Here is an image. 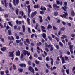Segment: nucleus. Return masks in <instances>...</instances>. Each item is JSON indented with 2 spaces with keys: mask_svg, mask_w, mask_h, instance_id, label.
<instances>
[{
  "mask_svg": "<svg viewBox=\"0 0 75 75\" xmlns=\"http://www.w3.org/2000/svg\"><path fill=\"white\" fill-rule=\"evenodd\" d=\"M16 4L17 5L18 3H19V0H16Z\"/></svg>",
  "mask_w": 75,
  "mask_h": 75,
  "instance_id": "40",
  "label": "nucleus"
},
{
  "mask_svg": "<svg viewBox=\"0 0 75 75\" xmlns=\"http://www.w3.org/2000/svg\"><path fill=\"white\" fill-rule=\"evenodd\" d=\"M35 61L36 62V64L37 65H38V64H40V62L39 61H37V60H35Z\"/></svg>",
  "mask_w": 75,
  "mask_h": 75,
  "instance_id": "29",
  "label": "nucleus"
},
{
  "mask_svg": "<svg viewBox=\"0 0 75 75\" xmlns=\"http://www.w3.org/2000/svg\"><path fill=\"white\" fill-rule=\"evenodd\" d=\"M53 29L54 30H57V28H56V27L53 26Z\"/></svg>",
  "mask_w": 75,
  "mask_h": 75,
  "instance_id": "43",
  "label": "nucleus"
},
{
  "mask_svg": "<svg viewBox=\"0 0 75 75\" xmlns=\"http://www.w3.org/2000/svg\"><path fill=\"white\" fill-rule=\"evenodd\" d=\"M19 66L22 68H23L24 66V67H26V65L25 64H19Z\"/></svg>",
  "mask_w": 75,
  "mask_h": 75,
  "instance_id": "9",
  "label": "nucleus"
},
{
  "mask_svg": "<svg viewBox=\"0 0 75 75\" xmlns=\"http://www.w3.org/2000/svg\"><path fill=\"white\" fill-rule=\"evenodd\" d=\"M16 23L17 24H21L22 23L21 21H19L18 20L16 21Z\"/></svg>",
  "mask_w": 75,
  "mask_h": 75,
  "instance_id": "13",
  "label": "nucleus"
},
{
  "mask_svg": "<svg viewBox=\"0 0 75 75\" xmlns=\"http://www.w3.org/2000/svg\"><path fill=\"white\" fill-rule=\"evenodd\" d=\"M28 31L30 33H31V29L30 28H28Z\"/></svg>",
  "mask_w": 75,
  "mask_h": 75,
  "instance_id": "48",
  "label": "nucleus"
},
{
  "mask_svg": "<svg viewBox=\"0 0 75 75\" xmlns=\"http://www.w3.org/2000/svg\"><path fill=\"white\" fill-rule=\"evenodd\" d=\"M33 70V68H32V67L31 66H30L29 68V71H32Z\"/></svg>",
  "mask_w": 75,
  "mask_h": 75,
  "instance_id": "24",
  "label": "nucleus"
},
{
  "mask_svg": "<svg viewBox=\"0 0 75 75\" xmlns=\"http://www.w3.org/2000/svg\"><path fill=\"white\" fill-rule=\"evenodd\" d=\"M65 30V28L63 27L60 29L61 31H64Z\"/></svg>",
  "mask_w": 75,
  "mask_h": 75,
  "instance_id": "33",
  "label": "nucleus"
},
{
  "mask_svg": "<svg viewBox=\"0 0 75 75\" xmlns=\"http://www.w3.org/2000/svg\"><path fill=\"white\" fill-rule=\"evenodd\" d=\"M62 64H64L65 63V59L63 57H62Z\"/></svg>",
  "mask_w": 75,
  "mask_h": 75,
  "instance_id": "17",
  "label": "nucleus"
},
{
  "mask_svg": "<svg viewBox=\"0 0 75 75\" xmlns=\"http://www.w3.org/2000/svg\"><path fill=\"white\" fill-rule=\"evenodd\" d=\"M4 17H5V18H7L8 17V15L7 14H5L4 15Z\"/></svg>",
  "mask_w": 75,
  "mask_h": 75,
  "instance_id": "37",
  "label": "nucleus"
},
{
  "mask_svg": "<svg viewBox=\"0 0 75 75\" xmlns=\"http://www.w3.org/2000/svg\"><path fill=\"white\" fill-rule=\"evenodd\" d=\"M48 38L49 40H50V41H51L52 40V38L50 36H48Z\"/></svg>",
  "mask_w": 75,
  "mask_h": 75,
  "instance_id": "44",
  "label": "nucleus"
},
{
  "mask_svg": "<svg viewBox=\"0 0 75 75\" xmlns=\"http://www.w3.org/2000/svg\"><path fill=\"white\" fill-rule=\"evenodd\" d=\"M39 18L40 19V22L42 23V17H41V16H40L39 17Z\"/></svg>",
  "mask_w": 75,
  "mask_h": 75,
  "instance_id": "23",
  "label": "nucleus"
},
{
  "mask_svg": "<svg viewBox=\"0 0 75 75\" xmlns=\"http://www.w3.org/2000/svg\"><path fill=\"white\" fill-rule=\"evenodd\" d=\"M35 18H33L32 19V21H33V24H35Z\"/></svg>",
  "mask_w": 75,
  "mask_h": 75,
  "instance_id": "32",
  "label": "nucleus"
},
{
  "mask_svg": "<svg viewBox=\"0 0 75 75\" xmlns=\"http://www.w3.org/2000/svg\"><path fill=\"white\" fill-rule=\"evenodd\" d=\"M67 55H69L71 54V53H70V52L68 51L67 52Z\"/></svg>",
  "mask_w": 75,
  "mask_h": 75,
  "instance_id": "59",
  "label": "nucleus"
},
{
  "mask_svg": "<svg viewBox=\"0 0 75 75\" xmlns=\"http://www.w3.org/2000/svg\"><path fill=\"white\" fill-rule=\"evenodd\" d=\"M41 10L43 11V10H46V8L42 6L40 8Z\"/></svg>",
  "mask_w": 75,
  "mask_h": 75,
  "instance_id": "16",
  "label": "nucleus"
},
{
  "mask_svg": "<svg viewBox=\"0 0 75 75\" xmlns=\"http://www.w3.org/2000/svg\"><path fill=\"white\" fill-rule=\"evenodd\" d=\"M36 14H37V11H35L34 12L32 13L31 17L33 18L34 16H35Z\"/></svg>",
  "mask_w": 75,
  "mask_h": 75,
  "instance_id": "5",
  "label": "nucleus"
},
{
  "mask_svg": "<svg viewBox=\"0 0 75 75\" xmlns=\"http://www.w3.org/2000/svg\"><path fill=\"white\" fill-rule=\"evenodd\" d=\"M69 47L70 48V51L71 54L73 53V50H72V48H73V45H71L69 46Z\"/></svg>",
  "mask_w": 75,
  "mask_h": 75,
  "instance_id": "3",
  "label": "nucleus"
},
{
  "mask_svg": "<svg viewBox=\"0 0 75 75\" xmlns=\"http://www.w3.org/2000/svg\"><path fill=\"white\" fill-rule=\"evenodd\" d=\"M38 23H37L36 24V27H35V28L36 29V30H37L38 28Z\"/></svg>",
  "mask_w": 75,
  "mask_h": 75,
  "instance_id": "38",
  "label": "nucleus"
},
{
  "mask_svg": "<svg viewBox=\"0 0 75 75\" xmlns=\"http://www.w3.org/2000/svg\"><path fill=\"white\" fill-rule=\"evenodd\" d=\"M16 56H20V52L19 50H18L16 52Z\"/></svg>",
  "mask_w": 75,
  "mask_h": 75,
  "instance_id": "10",
  "label": "nucleus"
},
{
  "mask_svg": "<svg viewBox=\"0 0 75 75\" xmlns=\"http://www.w3.org/2000/svg\"><path fill=\"white\" fill-rule=\"evenodd\" d=\"M62 37H63L64 38H67V36L64 35H62Z\"/></svg>",
  "mask_w": 75,
  "mask_h": 75,
  "instance_id": "61",
  "label": "nucleus"
},
{
  "mask_svg": "<svg viewBox=\"0 0 75 75\" xmlns=\"http://www.w3.org/2000/svg\"><path fill=\"white\" fill-rule=\"evenodd\" d=\"M9 53L10 54V55H9V57H14V54H14V52H9Z\"/></svg>",
  "mask_w": 75,
  "mask_h": 75,
  "instance_id": "2",
  "label": "nucleus"
},
{
  "mask_svg": "<svg viewBox=\"0 0 75 75\" xmlns=\"http://www.w3.org/2000/svg\"><path fill=\"white\" fill-rule=\"evenodd\" d=\"M64 14H63V17L64 18H65V17H66V16H68V13L67 12H64Z\"/></svg>",
  "mask_w": 75,
  "mask_h": 75,
  "instance_id": "18",
  "label": "nucleus"
},
{
  "mask_svg": "<svg viewBox=\"0 0 75 75\" xmlns=\"http://www.w3.org/2000/svg\"><path fill=\"white\" fill-rule=\"evenodd\" d=\"M0 27H1V28H4V27L3 26V25H2V24H1V23H0Z\"/></svg>",
  "mask_w": 75,
  "mask_h": 75,
  "instance_id": "58",
  "label": "nucleus"
},
{
  "mask_svg": "<svg viewBox=\"0 0 75 75\" xmlns=\"http://www.w3.org/2000/svg\"><path fill=\"white\" fill-rule=\"evenodd\" d=\"M0 39L1 40V41H2L3 42L4 41V40L3 38L2 37H0Z\"/></svg>",
  "mask_w": 75,
  "mask_h": 75,
  "instance_id": "34",
  "label": "nucleus"
},
{
  "mask_svg": "<svg viewBox=\"0 0 75 75\" xmlns=\"http://www.w3.org/2000/svg\"><path fill=\"white\" fill-rule=\"evenodd\" d=\"M38 7L39 6H38V5H35L34 6V7L35 8H38Z\"/></svg>",
  "mask_w": 75,
  "mask_h": 75,
  "instance_id": "27",
  "label": "nucleus"
},
{
  "mask_svg": "<svg viewBox=\"0 0 75 75\" xmlns=\"http://www.w3.org/2000/svg\"><path fill=\"white\" fill-rule=\"evenodd\" d=\"M52 28V26L50 24H49L48 25L47 28Z\"/></svg>",
  "mask_w": 75,
  "mask_h": 75,
  "instance_id": "28",
  "label": "nucleus"
},
{
  "mask_svg": "<svg viewBox=\"0 0 75 75\" xmlns=\"http://www.w3.org/2000/svg\"><path fill=\"white\" fill-rule=\"evenodd\" d=\"M16 43H20L21 42V40H16Z\"/></svg>",
  "mask_w": 75,
  "mask_h": 75,
  "instance_id": "30",
  "label": "nucleus"
},
{
  "mask_svg": "<svg viewBox=\"0 0 75 75\" xmlns=\"http://www.w3.org/2000/svg\"><path fill=\"white\" fill-rule=\"evenodd\" d=\"M58 14V12L56 11L54 12V15L55 16H57Z\"/></svg>",
  "mask_w": 75,
  "mask_h": 75,
  "instance_id": "31",
  "label": "nucleus"
},
{
  "mask_svg": "<svg viewBox=\"0 0 75 75\" xmlns=\"http://www.w3.org/2000/svg\"><path fill=\"white\" fill-rule=\"evenodd\" d=\"M20 58V59L21 61H23V58H24V55H23V54H22L21 56L19 57Z\"/></svg>",
  "mask_w": 75,
  "mask_h": 75,
  "instance_id": "6",
  "label": "nucleus"
},
{
  "mask_svg": "<svg viewBox=\"0 0 75 75\" xmlns=\"http://www.w3.org/2000/svg\"><path fill=\"white\" fill-rule=\"evenodd\" d=\"M9 72V71H8V70H6L5 71V73L6 74H8Z\"/></svg>",
  "mask_w": 75,
  "mask_h": 75,
  "instance_id": "60",
  "label": "nucleus"
},
{
  "mask_svg": "<svg viewBox=\"0 0 75 75\" xmlns=\"http://www.w3.org/2000/svg\"><path fill=\"white\" fill-rule=\"evenodd\" d=\"M51 47H52V45H51V44H49L48 45V47L49 48H51Z\"/></svg>",
  "mask_w": 75,
  "mask_h": 75,
  "instance_id": "45",
  "label": "nucleus"
},
{
  "mask_svg": "<svg viewBox=\"0 0 75 75\" xmlns=\"http://www.w3.org/2000/svg\"><path fill=\"white\" fill-rule=\"evenodd\" d=\"M50 60H51V64L52 65V66L53 65V61H54V60L51 57H50Z\"/></svg>",
  "mask_w": 75,
  "mask_h": 75,
  "instance_id": "15",
  "label": "nucleus"
},
{
  "mask_svg": "<svg viewBox=\"0 0 75 75\" xmlns=\"http://www.w3.org/2000/svg\"><path fill=\"white\" fill-rule=\"evenodd\" d=\"M71 14L72 16H73V17L75 16V12H74V11L73 10L71 11Z\"/></svg>",
  "mask_w": 75,
  "mask_h": 75,
  "instance_id": "11",
  "label": "nucleus"
},
{
  "mask_svg": "<svg viewBox=\"0 0 75 75\" xmlns=\"http://www.w3.org/2000/svg\"><path fill=\"white\" fill-rule=\"evenodd\" d=\"M59 44L61 47H63V44H62V43L60 42H59Z\"/></svg>",
  "mask_w": 75,
  "mask_h": 75,
  "instance_id": "41",
  "label": "nucleus"
},
{
  "mask_svg": "<svg viewBox=\"0 0 75 75\" xmlns=\"http://www.w3.org/2000/svg\"><path fill=\"white\" fill-rule=\"evenodd\" d=\"M1 50L2 51H5V50H6V47H3V48H1Z\"/></svg>",
  "mask_w": 75,
  "mask_h": 75,
  "instance_id": "14",
  "label": "nucleus"
},
{
  "mask_svg": "<svg viewBox=\"0 0 75 75\" xmlns=\"http://www.w3.org/2000/svg\"><path fill=\"white\" fill-rule=\"evenodd\" d=\"M8 34L9 35H11V31L10 30H8Z\"/></svg>",
  "mask_w": 75,
  "mask_h": 75,
  "instance_id": "50",
  "label": "nucleus"
},
{
  "mask_svg": "<svg viewBox=\"0 0 75 75\" xmlns=\"http://www.w3.org/2000/svg\"><path fill=\"white\" fill-rule=\"evenodd\" d=\"M34 57L35 58H37L38 57V55L36 54H34Z\"/></svg>",
  "mask_w": 75,
  "mask_h": 75,
  "instance_id": "39",
  "label": "nucleus"
},
{
  "mask_svg": "<svg viewBox=\"0 0 75 75\" xmlns=\"http://www.w3.org/2000/svg\"><path fill=\"white\" fill-rule=\"evenodd\" d=\"M19 11V9H18L17 8L16 10V14L17 15H18V11Z\"/></svg>",
  "mask_w": 75,
  "mask_h": 75,
  "instance_id": "21",
  "label": "nucleus"
},
{
  "mask_svg": "<svg viewBox=\"0 0 75 75\" xmlns=\"http://www.w3.org/2000/svg\"><path fill=\"white\" fill-rule=\"evenodd\" d=\"M47 7H49V8H52V7H51V5H47Z\"/></svg>",
  "mask_w": 75,
  "mask_h": 75,
  "instance_id": "51",
  "label": "nucleus"
},
{
  "mask_svg": "<svg viewBox=\"0 0 75 75\" xmlns=\"http://www.w3.org/2000/svg\"><path fill=\"white\" fill-rule=\"evenodd\" d=\"M45 50L46 52H48L49 51V50H48V48L47 47L45 48Z\"/></svg>",
  "mask_w": 75,
  "mask_h": 75,
  "instance_id": "42",
  "label": "nucleus"
},
{
  "mask_svg": "<svg viewBox=\"0 0 75 75\" xmlns=\"http://www.w3.org/2000/svg\"><path fill=\"white\" fill-rule=\"evenodd\" d=\"M55 39H56V40H57V41L58 42V41H59V38H58L57 37H56Z\"/></svg>",
  "mask_w": 75,
  "mask_h": 75,
  "instance_id": "52",
  "label": "nucleus"
},
{
  "mask_svg": "<svg viewBox=\"0 0 75 75\" xmlns=\"http://www.w3.org/2000/svg\"><path fill=\"white\" fill-rule=\"evenodd\" d=\"M45 47H47V48H48V44H47V43H45Z\"/></svg>",
  "mask_w": 75,
  "mask_h": 75,
  "instance_id": "56",
  "label": "nucleus"
},
{
  "mask_svg": "<svg viewBox=\"0 0 75 75\" xmlns=\"http://www.w3.org/2000/svg\"><path fill=\"white\" fill-rule=\"evenodd\" d=\"M41 28H42V29H45V28L44 26H41Z\"/></svg>",
  "mask_w": 75,
  "mask_h": 75,
  "instance_id": "63",
  "label": "nucleus"
},
{
  "mask_svg": "<svg viewBox=\"0 0 75 75\" xmlns=\"http://www.w3.org/2000/svg\"><path fill=\"white\" fill-rule=\"evenodd\" d=\"M8 23L9 25H10V26H11V27H12V26H13V25H12V24L11 23V22H8Z\"/></svg>",
  "mask_w": 75,
  "mask_h": 75,
  "instance_id": "54",
  "label": "nucleus"
},
{
  "mask_svg": "<svg viewBox=\"0 0 75 75\" xmlns=\"http://www.w3.org/2000/svg\"><path fill=\"white\" fill-rule=\"evenodd\" d=\"M23 55H25V56L26 55V54H27V53L28 52V51H27L26 50H23Z\"/></svg>",
  "mask_w": 75,
  "mask_h": 75,
  "instance_id": "7",
  "label": "nucleus"
},
{
  "mask_svg": "<svg viewBox=\"0 0 75 75\" xmlns=\"http://www.w3.org/2000/svg\"><path fill=\"white\" fill-rule=\"evenodd\" d=\"M22 29L23 32V33H24L25 32V27L24 25H22Z\"/></svg>",
  "mask_w": 75,
  "mask_h": 75,
  "instance_id": "12",
  "label": "nucleus"
},
{
  "mask_svg": "<svg viewBox=\"0 0 75 75\" xmlns=\"http://www.w3.org/2000/svg\"><path fill=\"white\" fill-rule=\"evenodd\" d=\"M65 59L66 61H67V60H68V57L67 56L65 57Z\"/></svg>",
  "mask_w": 75,
  "mask_h": 75,
  "instance_id": "55",
  "label": "nucleus"
},
{
  "mask_svg": "<svg viewBox=\"0 0 75 75\" xmlns=\"http://www.w3.org/2000/svg\"><path fill=\"white\" fill-rule=\"evenodd\" d=\"M18 70L20 72H23V69H19Z\"/></svg>",
  "mask_w": 75,
  "mask_h": 75,
  "instance_id": "35",
  "label": "nucleus"
},
{
  "mask_svg": "<svg viewBox=\"0 0 75 75\" xmlns=\"http://www.w3.org/2000/svg\"><path fill=\"white\" fill-rule=\"evenodd\" d=\"M53 8H59V6H57V4H54L53 5Z\"/></svg>",
  "mask_w": 75,
  "mask_h": 75,
  "instance_id": "8",
  "label": "nucleus"
},
{
  "mask_svg": "<svg viewBox=\"0 0 75 75\" xmlns=\"http://www.w3.org/2000/svg\"><path fill=\"white\" fill-rule=\"evenodd\" d=\"M26 42L27 43H28V44H30V40H29V39L27 38L26 39Z\"/></svg>",
  "mask_w": 75,
  "mask_h": 75,
  "instance_id": "19",
  "label": "nucleus"
},
{
  "mask_svg": "<svg viewBox=\"0 0 75 75\" xmlns=\"http://www.w3.org/2000/svg\"><path fill=\"white\" fill-rule=\"evenodd\" d=\"M19 45L20 46H23V42H21L19 43Z\"/></svg>",
  "mask_w": 75,
  "mask_h": 75,
  "instance_id": "46",
  "label": "nucleus"
},
{
  "mask_svg": "<svg viewBox=\"0 0 75 75\" xmlns=\"http://www.w3.org/2000/svg\"><path fill=\"white\" fill-rule=\"evenodd\" d=\"M38 59L39 60H40V61H42V57H38Z\"/></svg>",
  "mask_w": 75,
  "mask_h": 75,
  "instance_id": "47",
  "label": "nucleus"
},
{
  "mask_svg": "<svg viewBox=\"0 0 75 75\" xmlns=\"http://www.w3.org/2000/svg\"><path fill=\"white\" fill-rule=\"evenodd\" d=\"M28 9V17H30V13L31 11V7H30V5H28L27 7Z\"/></svg>",
  "mask_w": 75,
  "mask_h": 75,
  "instance_id": "1",
  "label": "nucleus"
},
{
  "mask_svg": "<svg viewBox=\"0 0 75 75\" xmlns=\"http://www.w3.org/2000/svg\"><path fill=\"white\" fill-rule=\"evenodd\" d=\"M56 3H57V4H58V5L60 4V2H59V1L57 0Z\"/></svg>",
  "mask_w": 75,
  "mask_h": 75,
  "instance_id": "36",
  "label": "nucleus"
},
{
  "mask_svg": "<svg viewBox=\"0 0 75 75\" xmlns=\"http://www.w3.org/2000/svg\"><path fill=\"white\" fill-rule=\"evenodd\" d=\"M56 48H57V49H59V47L58 45H57L56 46Z\"/></svg>",
  "mask_w": 75,
  "mask_h": 75,
  "instance_id": "53",
  "label": "nucleus"
},
{
  "mask_svg": "<svg viewBox=\"0 0 75 75\" xmlns=\"http://www.w3.org/2000/svg\"><path fill=\"white\" fill-rule=\"evenodd\" d=\"M74 70H75V67L74 66L73 68V69H72V71H74Z\"/></svg>",
  "mask_w": 75,
  "mask_h": 75,
  "instance_id": "64",
  "label": "nucleus"
},
{
  "mask_svg": "<svg viewBox=\"0 0 75 75\" xmlns=\"http://www.w3.org/2000/svg\"><path fill=\"white\" fill-rule=\"evenodd\" d=\"M42 35L43 37L44 38H46V37H47L46 34H45V33H43Z\"/></svg>",
  "mask_w": 75,
  "mask_h": 75,
  "instance_id": "22",
  "label": "nucleus"
},
{
  "mask_svg": "<svg viewBox=\"0 0 75 75\" xmlns=\"http://www.w3.org/2000/svg\"><path fill=\"white\" fill-rule=\"evenodd\" d=\"M4 5H5V7H6V8H7V5L8 4V3H7V0H4Z\"/></svg>",
  "mask_w": 75,
  "mask_h": 75,
  "instance_id": "4",
  "label": "nucleus"
},
{
  "mask_svg": "<svg viewBox=\"0 0 75 75\" xmlns=\"http://www.w3.org/2000/svg\"><path fill=\"white\" fill-rule=\"evenodd\" d=\"M27 20L28 24L29 25H30V19L28 18H27Z\"/></svg>",
  "mask_w": 75,
  "mask_h": 75,
  "instance_id": "20",
  "label": "nucleus"
},
{
  "mask_svg": "<svg viewBox=\"0 0 75 75\" xmlns=\"http://www.w3.org/2000/svg\"><path fill=\"white\" fill-rule=\"evenodd\" d=\"M50 57H49L48 56L47 57H46V61H49L50 60Z\"/></svg>",
  "mask_w": 75,
  "mask_h": 75,
  "instance_id": "26",
  "label": "nucleus"
},
{
  "mask_svg": "<svg viewBox=\"0 0 75 75\" xmlns=\"http://www.w3.org/2000/svg\"><path fill=\"white\" fill-rule=\"evenodd\" d=\"M1 75H3L4 74V71H1Z\"/></svg>",
  "mask_w": 75,
  "mask_h": 75,
  "instance_id": "49",
  "label": "nucleus"
},
{
  "mask_svg": "<svg viewBox=\"0 0 75 75\" xmlns=\"http://www.w3.org/2000/svg\"><path fill=\"white\" fill-rule=\"evenodd\" d=\"M53 47H50V51H53Z\"/></svg>",
  "mask_w": 75,
  "mask_h": 75,
  "instance_id": "62",
  "label": "nucleus"
},
{
  "mask_svg": "<svg viewBox=\"0 0 75 75\" xmlns=\"http://www.w3.org/2000/svg\"><path fill=\"white\" fill-rule=\"evenodd\" d=\"M42 32H44V33H46V30H45L42 29Z\"/></svg>",
  "mask_w": 75,
  "mask_h": 75,
  "instance_id": "57",
  "label": "nucleus"
},
{
  "mask_svg": "<svg viewBox=\"0 0 75 75\" xmlns=\"http://www.w3.org/2000/svg\"><path fill=\"white\" fill-rule=\"evenodd\" d=\"M13 69H14V70H16V65L14 64H13Z\"/></svg>",
  "mask_w": 75,
  "mask_h": 75,
  "instance_id": "25",
  "label": "nucleus"
}]
</instances>
